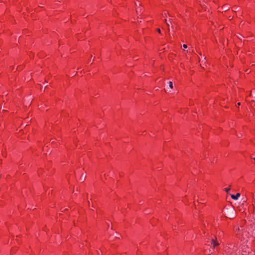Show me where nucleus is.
<instances>
[{
  "label": "nucleus",
  "mask_w": 255,
  "mask_h": 255,
  "mask_svg": "<svg viewBox=\"0 0 255 255\" xmlns=\"http://www.w3.org/2000/svg\"><path fill=\"white\" fill-rule=\"evenodd\" d=\"M251 158H252V159H253L254 160H255V158L254 157H252Z\"/></svg>",
  "instance_id": "obj_15"
},
{
  "label": "nucleus",
  "mask_w": 255,
  "mask_h": 255,
  "mask_svg": "<svg viewBox=\"0 0 255 255\" xmlns=\"http://www.w3.org/2000/svg\"><path fill=\"white\" fill-rule=\"evenodd\" d=\"M211 244L213 246L214 248L219 245V243H218L216 237H215V239H213L212 240Z\"/></svg>",
  "instance_id": "obj_2"
},
{
  "label": "nucleus",
  "mask_w": 255,
  "mask_h": 255,
  "mask_svg": "<svg viewBox=\"0 0 255 255\" xmlns=\"http://www.w3.org/2000/svg\"><path fill=\"white\" fill-rule=\"evenodd\" d=\"M251 158H252V159H253L254 160H255V158L254 157H252Z\"/></svg>",
  "instance_id": "obj_14"
},
{
  "label": "nucleus",
  "mask_w": 255,
  "mask_h": 255,
  "mask_svg": "<svg viewBox=\"0 0 255 255\" xmlns=\"http://www.w3.org/2000/svg\"><path fill=\"white\" fill-rule=\"evenodd\" d=\"M224 191L225 192H226L227 193V194H229V192L230 191V188L229 187V188H224Z\"/></svg>",
  "instance_id": "obj_5"
},
{
  "label": "nucleus",
  "mask_w": 255,
  "mask_h": 255,
  "mask_svg": "<svg viewBox=\"0 0 255 255\" xmlns=\"http://www.w3.org/2000/svg\"><path fill=\"white\" fill-rule=\"evenodd\" d=\"M201 58H199V62H200L201 61Z\"/></svg>",
  "instance_id": "obj_16"
},
{
  "label": "nucleus",
  "mask_w": 255,
  "mask_h": 255,
  "mask_svg": "<svg viewBox=\"0 0 255 255\" xmlns=\"http://www.w3.org/2000/svg\"><path fill=\"white\" fill-rule=\"evenodd\" d=\"M224 211L227 217L233 218L235 216L236 211L234 207L233 206H229V207H225L224 208Z\"/></svg>",
  "instance_id": "obj_1"
},
{
  "label": "nucleus",
  "mask_w": 255,
  "mask_h": 255,
  "mask_svg": "<svg viewBox=\"0 0 255 255\" xmlns=\"http://www.w3.org/2000/svg\"><path fill=\"white\" fill-rule=\"evenodd\" d=\"M203 58H204V60H205L206 59V57L203 55Z\"/></svg>",
  "instance_id": "obj_13"
},
{
  "label": "nucleus",
  "mask_w": 255,
  "mask_h": 255,
  "mask_svg": "<svg viewBox=\"0 0 255 255\" xmlns=\"http://www.w3.org/2000/svg\"><path fill=\"white\" fill-rule=\"evenodd\" d=\"M85 178H86V176H83V175L81 176V178H80V180L83 182L85 179Z\"/></svg>",
  "instance_id": "obj_6"
},
{
  "label": "nucleus",
  "mask_w": 255,
  "mask_h": 255,
  "mask_svg": "<svg viewBox=\"0 0 255 255\" xmlns=\"http://www.w3.org/2000/svg\"><path fill=\"white\" fill-rule=\"evenodd\" d=\"M237 105L239 107V106L241 105V103H238Z\"/></svg>",
  "instance_id": "obj_11"
},
{
  "label": "nucleus",
  "mask_w": 255,
  "mask_h": 255,
  "mask_svg": "<svg viewBox=\"0 0 255 255\" xmlns=\"http://www.w3.org/2000/svg\"><path fill=\"white\" fill-rule=\"evenodd\" d=\"M240 195V193H237L236 195H231V197L234 200H237Z\"/></svg>",
  "instance_id": "obj_4"
},
{
  "label": "nucleus",
  "mask_w": 255,
  "mask_h": 255,
  "mask_svg": "<svg viewBox=\"0 0 255 255\" xmlns=\"http://www.w3.org/2000/svg\"><path fill=\"white\" fill-rule=\"evenodd\" d=\"M183 47L184 48L186 49L187 48V45L185 44H183Z\"/></svg>",
  "instance_id": "obj_9"
},
{
  "label": "nucleus",
  "mask_w": 255,
  "mask_h": 255,
  "mask_svg": "<svg viewBox=\"0 0 255 255\" xmlns=\"http://www.w3.org/2000/svg\"><path fill=\"white\" fill-rule=\"evenodd\" d=\"M156 31L159 33H161V30L159 28L156 29Z\"/></svg>",
  "instance_id": "obj_8"
},
{
  "label": "nucleus",
  "mask_w": 255,
  "mask_h": 255,
  "mask_svg": "<svg viewBox=\"0 0 255 255\" xmlns=\"http://www.w3.org/2000/svg\"><path fill=\"white\" fill-rule=\"evenodd\" d=\"M230 8V6L228 4H225L221 7V9L225 12L229 10Z\"/></svg>",
  "instance_id": "obj_3"
},
{
  "label": "nucleus",
  "mask_w": 255,
  "mask_h": 255,
  "mask_svg": "<svg viewBox=\"0 0 255 255\" xmlns=\"http://www.w3.org/2000/svg\"><path fill=\"white\" fill-rule=\"evenodd\" d=\"M2 164V160H0V164Z\"/></svg>",
  "instance_id": "obj_12"
},
{
  "label": "nucleus",
  "mask_w": 255,
  "mask_h": 255,
  "mask_svg": "<svg viewBox=\"0 0 255 255\" xmlns=\"http://www.w3.org/2000/svg\"><path fill=\"white\" fill-rule=\"evenodd\" d=\"M169 87H170L171 89H172L173 88V83L172 82H169Z\"/></svg>",
  "instance_id": "obj_7"
},
{
  "label": "nucleus",
  "mask_w": 255,
  "mask_h": 255,
  "mask_svg": "<svg viewBox=\"0 0 255 255\" xmlns=\"http://www.w3.org/2000/svg\"><path fill=\"white\" fill-rule=\"evenodd\" d=\"M199 54L201 56H202V54H201V53H199Z\"/></svg>",
  "instance_id": "obj_17"
},
{
  "label": "nucleus",
  "mask_w": 255,
  "mask_h": 255,
  "mask_svg": "<svg viewBox=\"0 0 255 255\" xmlns=\"http://www.w3.org/2000/svg\"><path fill=\"white\" fill-rule=\"evenodd\" d=\"M165 22L166 23L167 25L168 26H169V24L167 22V19H165Z\"/></svg>",
  "instance_id": "obj_10"
}]
</instances>
